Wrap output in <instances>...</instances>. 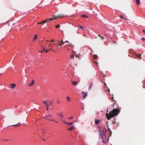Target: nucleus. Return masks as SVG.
<instances>
[{"instance_id":"43","label":"nucleus","mask_w":145,"mask_h":145,"mask_svg":"<svg viewBox=\"0 0 145 145\" xmlns=\"http://www.w3.org/2000/svg\"><path fill=\"white\" fill-rule=\"evenodd\" d=\"M145 81V79H144L142 81V83H144V82Z\"/></svg>"},{"instance_id":"60","label":"nucleus","mask_w":145,"mask_h":145,"mask_svg":"<svg viewBox=\"0 0 145 145\" xmlns=\"http://www.w3.org/2000/svg\"><path fill=\"white\" fill-rule=\"evenodd\" d=\"M115 119H116V118H114V120H115Z\"/></svg>"},{"instance_id":"33","label":"nucleus","mask_w":145,"mask_h":145,"mask_svg":"<svg viewBox=\"0 0 145 145\" xmlns=\"http://www.w3.org/2000/svg\"><path fill=\"white\" fill-rule=\"evenodd\" d=\"M71 58H73L74 57V56L73 55H72L71 56Z\"/></svg>"},{"instance_id":"51","label":"nucleus","mask_w":145,"mask_h":145,"mask_svg":"<svg viewBox=\"0 0 145 145\" xmlns=\"http://www.w3.org/2000/svg\"><path fill=\"white\" fill-rule=\"evenodd\" d=\"M57 102L58 103H60V102L59 101H57Z\"/></svg>"},{"instance_id":"10","label":"nucleus","mask_w":145,"mask_h":145,"mask_svg":"<svg viewBox=\"0 0 145 145\" xmlns=\"http://www.w3.org/2000/svg\"><path fill=\"white\" fill-rule=\"evenodd\" d=\"M10 85L11 86V88H14L16 86V84H12Z\"/></svg>"},{"instance_id":"2","label":"nucleus","mask_w":145,"mask_h":145,"mask_svg":"<svg viewBox=\"0 0 145 145\" xmlns=\"http://www.w3.org/2000/svg\"><path fill=\"white\" fill-rule=\"evenodd\" d=\"M64 16V15L62 14H60L58 15L54 16V17L53 18H48L46 20H43L40 22L38 23V24H44L46 22H48L49 21H51L54 19H56L58 18H61Z\"/></svg>"},{"instance_id":"24","label":"nucleus","mask_w":145,"mask_h":145,"mask_svg":"<svg viewBox=\"0 0 145 145\" xmlns=\"http://www.w3.org/2000/svg\"><path fill=\"white\" fill-rule=\"evenodd\" d=\"M141 55L140 54H137V56L138 57L140 58L141 57Z\"/></svg>"},{"instance_id":"58","label":"nucleus","mask_w":145,"mask_h":145,"mask_svg":"<svg viewBox=\"0 0 145 145\" xmlns=\"http://www.w3.org/2000/svg\"><path fill=\"white\" fill-rule=\"evenodd\" d=\"M83 36H85V34H84L83 35Z\"/></svg>"},{"instance_id":"38","label":"nucleus","mask_w":145,"mask_h":145,"mask_svg":"<svg viewBox=\"0 0 145 145\" xmlns=\"http://www.w3.org/2000/svg\"><path fill=\"white\" fill-rule=\"evenodd\" d=\"M48 106H48H46V107H47V109H46V110L47 111L48 110Z\"/></svg>"},{"instance_id":"39","label":"nucleus","mask_w":145,"mask_h":145,"mask_svg":"<svg viewBox=\"0 0 145 145\" xmlns=\"http://www.w3.org/2000/svg\"><path fill=\"white\" fill-rule=\"evenodd\" d=\"M79 26V27L80 28H81V29H82V28H83L84 27H82V26Z\"/></svg>"},{"instance_id":"26","label":"nucleus","mask_w":145,"mask_h":145,"mask_svg":"<svg viewBox=\"0 0 145 145\" xmlns=\"http://www.w3.org/2000/svg\"><path fill=\"white\" fill-rule=\"evenodd\" d=\"M56 28H58V27H60V26H59V24H58L56 26Z\"/></svg>"},{"instance_id":"54","label":"nucleus","mask_w":145,"mask_h":145,"mask_svg":"<svg viewBox=\"0 0 145 145\" xmlns=\"http://www.w3.org/2000/svg\"><path fill=\"white\" fill-rule=\"evenodd\" d=\"M8 23V22H7L5 24H7Z\"/></svg>"},{"instance_id":"18","label":"nucleus","mask_w":145,"mask_h":145,"mask_svg":"<svg viewBox=\"0 0 145 145\" xmlns=\"http://www.w3.org/2000/svg\"><path fill=\"white\" fill-rule=\"evenodd\" d=\"M46 131L44 129H42V132L43 134L46 133Z\"/></svg>"},{"instance_id":"48","label":"nucleus","mask_w":145,"mask_h":145,"mask_svg":"<svg viewBox=\"0 0 145 145\" xmlns=\"http://www.w3.org/2000/svg\"><path fill=\"white\" fill-rule=\"evenodd\" d=\"M50 103L51 104H52V102L51 101H50Z\"/></svg>"},{"instance_id":"20","label":"nucleus","mask_w":145,"mask_h":145,"mask_svg":"<svg viewBox=\"0 0 145 145\" xmlns=\"http://www.w3.org/2000/svg\"><path fill=\"white\" fill-rule=\"evenodd\" d=\"M73 129V127H71L70 128H68L67 129V130H68L70 131V130H71V129Z\"/></svg>"},{"instance_id":"44","label":"nucleus","mask_w":145,"mask_h":145,"mask_svg":"<svg viewBox=\"0 0 145 145\" xmlns=\"http://www.w3.org/2000/svg\"><path fill=\"white\" fill-rule=\"evenodd\" d=\"M106 125H107V127H108V122H106Z\"/></svg>"},{"instance_id":"57","label":"nucleus","mask_w":145,"mask_h":145,"mask_svg":"<svg viewBox=\"0 0 145 145\" xmlns=\"http://www.w3.org/2000/svg\"><path fill=\"white\" fill-rule=\"evenodd\" d=\"M113 97H112V100L113 101H114V99H113Z\"/></svg>"},{"instance_id":"41","label":"nucleus","mask_w":145,"mask_h":145,"mask_svg":"<svg viewBox=\"0 0 145 145\" xmlns=\"http://www.w3.org/2000/svg\"><path fill=\"white\" fill-rule=\"evenodd\" d=\"M116 123V121H114L113 122V123H114V124H115V123Z\"/></svg>"},{"instance_id":"11","label":"nucleus","mask_w":145,"mask_h":145,"mask_svg":"<svg viewBox=\"0 0 145 145\" xmlns=\"http://www.w3.org/2000/svg\"><path fill=\"white\" fill-rule=\"evenodd\" d=\"M65 42H64L62 40L61 41V42L60 43H59L57 45V46H61V47H62V46H61V44H63Z\"/></svg>"},{"instance_id":"36","label":"nucleus","mask_w":145,"mask_h":145,"mask_svg":"<svg viewBox=\"0 0 145 145\" xmlns=\"http://www.w3.org/2000/svg\"><path fill=\"white\" fill-rule=\"evenodd\" d=\"M63 122H64L65 124H67V123H68V122H66V121H65V120H64V121H63Z\"/></svg>"},{"instance_id":"34","label":"nucleus","mask_w":145,"mask_h":145,"mask_svg":"<svg viewBox=\"0 0 145 145\" xmlns=\"http://www.w3.org/2000/svg\"><path fill=\"white\" fill-rule=\"evenodd\" d=\"M47 41V42H48V41H50V42H53L54 41V40L53 39H52V40H50V41H49V40H47L46 41Z\"/></svg>"},{"instance_id":"3","label":"nucleus","mask_w":145,"mask_h":145,"mask_svg":"<svg viewBox=\"0 0 145 145\" xmlns=\"http://www.w3.org/2000/svg\"><path fill=\"white\" fill-rule=\"evenodd\" d=\"M110 113L113 115V116L115 117L119 114L120 110L117 108H114L111 111H110Z\"/></svg>"},{"instance_id":"56","label":"nucleus","mask_w":145,"mask_h":145,"mask_svg":"<svg viewBox=\"0 0 145 145\" xmlns=\"http://www.w3.org/2000/svg\"><path fill=\"white\" fill-rule=\"evenodd\" d=\"M105 86H106V83H105Z\"/></svg>"},{"instance_id":"46","label":"nucleus","mask_w":145,"mask_h":145,"mask_svg":"<svg viewBox=\"0 0 145 145\" xmlns=\"http://www.w3.org/2000/svg\"><path fill=\"white\" fill-rule=\"evenodd\" d=\"M65 42H68V40H66V41H65Z\"/></svg>"},{"instance_id":"22","label":"nucleus","mask_w":145,"mask_h":145,"mask_svg":"<svg viewBox=\"0 0 145 145\" xmlns=\"http://www.w3.org/2000/svg\"><path fill=\"white\" fill-rule=\"evenodd\" d=\"M108 130L110 131V137H111V135H112V131L108 127Z\"/></svg>"},{"instance_id":"40","label":"nucleus","mask_w":145,"mask_h":145,"mask_svg":"<svg viewBox=\"0 0 145 145\" xmlns=\"http://www.w3.org/2000/svg\"><path fill=\"white\" fill-rule=\"evenodd\" d=\"M2 140L4 141H8L9 140H7V139Z\"/></svg>"},{"instance_id":"9","label":"nucleus","mask_w":145,"mask_h":145,"mask_svg":"<svg viewBox=\"0 0 145 145\" xmlns=\"http://www.w3.org/2000/svg\"><path fill=\"white\" fill-rule=\"evenodd\" d=\"M42 50L40 51H39V52L40 53H42V52L45 51V47L44 46H42Z\"/></svg>"},{"instance_id":"55","label":"nucleus","mask_w":145,"mask_h":145,"mask_svg":"<svg viewBox=\"0 0 145 145\" xmlns=\"http://www.w3.org/2000/svg\"><path fill=\"white\" fill-rule=\"evenodd\" d=\"M52 51H53V52H55V50H52Z\"/></svg>"},{"instance_id":"49","label":"nucleus","mask_w":145,"mask_h":145,"mask_svg":"<svg viewBox=\"0 0 145 145\" xmlns=\"http://www.w3.org/2000/svg\"><path fill=\"white\" fill-rule=\"evenodd\" d=\"M48 52V50H46V52L47 53Z\"/></svg>"},{"instance_id":"15","label":"nucleus","mask_w":145,"mask_h":145,"mask_svg":"<svg viewBox=\"0 0 145 145\" xmlns=\"http://www.w3.org/2000/svg\"><path fill=\"white\" fill-rule=\"evenodd\" d=\"M72 82L73 84L74 85H76L77 84V82L75 81H72Z\"/></svg>"},{"instance_id":"32","label":"nucleus","mask_w":145,"mask_h":145,"mask_svg":"<svg viewBox=\"0 0 145 145\" xmlns=\"http://www.w3.org/2000/svg\"><path fill=\"white\" fill-rule=\"evenodd\" d=\"M18 124H16L12 125L11 126H18Z\"/></svg>"},{"instance_id":"31","label":"nucleus","mask_w":145,"mask_h":145,"mask_svg":"<svg viewBox=\"0 0 145 145\" xmlns=\"http://www.w3.org/2000/svg\"><path fill=\"white\" fill-rule=\"evenodd\" d=\"M73 117H72H72H71L68 118V119H73Z\"/></svg>"},{"instance_id":"23","label":"nucleus","mask_w":145,"mask_h":145,"mask_svg":"<svg viewBox=\"0 0 145 145\" xmlns=\"http://www.w3.org/2000/svg\"><path fill=\"white\" fill-rule=\"evenodd\" d=\"M93 85V84L92 83H91L90 84V85L89 86V90L91 88V86H92Z\"/></svg>"},{"instance_id":"4","label":"nucleus","mask_w":145,"mask_h":145,"mask_svg":"<svg viewBox=\"0 0 145 145\" xmlns=\"http://www.w3.org/2000/svg\"><path fill=\"white\" fill-rule=\"evenodd\" d=\"M109 108H107L108 109ZM109 110L108 109L107 111V113H106V117L107 118V119L108 120H110V119L114 116H113V115L112 114L110 113V112L109 114L108 113V111Z\"/></svg>"},{"instance_id":"28","label":"nucleus","mask_w":145,"mask_h":145,"mask_svg":"<svg viewBox=\"0 0 145 145\" xmlns=\"http://www.w3.org/2000/svg\"><path fill=\"white\" fill-rule=\"evenodd\" d=\"M49 120H50V121H55L56 122H57V121H56L55 120H53V119H50Z\"/></svg>"},{"instance_id":"35","label":"nucleus","mask_w":145,"mask_h":145,"mask_svg":"<svg viewBox=\"0 0 145 145\" xmlns=\"http://www.w3.org/2000/svg\"><path fill=\"white\" fill-rule=\"evenodd\" d=\"M47 116L48 117H51L52 116L51 115H48Z\"/></svg>"},{"instance_id":"50","label":"nucleus","mask_w":145,"mask_h":145,"mask_svg":"<svg viewBox=\"0 0 145 145\" xmlns=\"http://www.w3.org/2000/svg\"><path fill=\"white\" fill-rule=\"evenodd\" d=\"M84 107H83L82 108V110H83L84 109Z\"/></svg>"},{"instance_id":"6","label":"nucleus","mask_w":145,"mask_h":145,"mask_svg":"<svg viewBox=\"0 0 145 145\" xmlns=\"http://www.w3.org/2000/svg\"><path fill=\"white\" fill-rule=\"evenodd\" d=\"M82 94L83 95V97L84 98H85L87 95V93H86L84 91L82 92Z\"/></svg>"},{"instance_id":"45","label":"nucleus","mask_w":145,"mask_h":145,"mask_svg":"<svg viewBox=\"0 0 145 145\" xmlns=\"http://www.w3.org/2000/svg\"><path fill=\"white\" fill-rule=\"evenodd\" d=\"M42 139L44 141H45V139L43 138H42Z\"/></svg>"},{"instance_id":"14","label":"nucleus","mask_w":145,"mask_h":145,"mask_svg":"<svg viewBox=\"0 0 145 145\" xmlns=\"http://www.w3.org/2000/svg\"><path fill=\"white\" fill-rule=\"evenodd\" d=\"M37 34L35 35L34 38H33V41H34L36 39H37Z\"/></svg>"},{"instance_id":"29","label":"nucleus","mask_w":145,"mask_h":145,"mask_svg":"<svg viewBox=\"0 0 145 145\" xmlns=\"http://www.w3.org/2000/svg\"><path fill=\"white\" fill-rule=\"evenodd\" d=\"M141 39L143 41H145V38L144 37H142L141 38Z\"/></svg>"},{"instance_id":"7","label":"nucleus","mask_w":145,"mask_h":145,"mask_svg":"<svg viewBox=\"0 0 145 145\" xmlns=\"http://www.w3.org/2000/svg\"><path fill=\"white\" fill-rule=\"evenodd\" d=\"M95 124L96 125L98 124L100 121V120H97L96 119H95Z\"/></svg>"},{"instance_id":"42","label":"nucleus","mask_w":145,"mask_h":145,"mask_svg":"<svg viewBox=\"0 0 145 145\" xmlns=\"http://www.w3.org/2000/svg\"><path fill=\"white\" fill-rule=\"evenodd\" d=\"M143 32L145 34V30L144 29H143Z\"/></svg>"},{"instance_id":"25","label":"nucleus","mask_w":145,"mask_h":145,"mask_svg":"<svg viewBox=\"0 0 145 145\" xmlns=\"http://www.w3.org/2000/svg\"><path fill=\"white\" fill-rule=\"evenodd\" d=\"M59 116H61V117L62 118L63 117V115L61 113H59Z\"/></svg>"},{"instance_id":"19","label":"nucleus","mask_w":145,"mask_h":145,"mask_svg":"<svg viewBox=\"0 0 145 145\" xmlns=\"http://www.w3.org/2000/svg\"><path fill=\"white\" fill-rule=\"evenodd\" d=\"M81 16L82 17H87V18H88V16H87V15L86 14L82 15H81Z\"/></svg>"},{"instance_id":"30","label":"nucleus","mask_w":145,"mask_h":145,"mask_svg":"<svg viewBox=\"0 0 145 145\" xmlns=\"http://www.w3.org/2000/svg\"><path fill=\"white\" fill-rule=\"evenodd\" d=\"M67 99H68V101H69L70 100V97H67Z\"/></svg>"},{"instance_id":"8","label":"nucleus","mask_w":145,"mask_h":145,"mask_svg":"<svg viewBox=\"0 0 145 145\" xmlns=\"http://www.w3.org/2000/svg\"><path fill=\"white\" fill-rule=\"evenodd\" d=\"M34 80H32V81L28 85L29 86H32L34 83Z\"/></svg>"},{"instance_id":"5","label":"nucleus","mask_w":145,"mask_h":145,"mask_svg":"<svg viewBox=\"0 0 145 145\" xmlns=\"http://www.w3.org/2000/svg\"><path fill=\"white\" fill-rule=\"evenodd\" d=\"M97 127L98 128L99 132V134H101L102 133V130L103 128L102 129V127L100 126H98Z\"/></svg>"},{"instance_id":"37","label":"nucleus","mask_w":145,"mask_h":145,"mask_svg":"<svg viewBox=\"0 0 145 145\" xmlns=\"http://www.w3.org/2000/svg\"><path fill=\"white\" fill-rule=\"evenodd\" d=\"M101 39H103L104 38V37H103V36H101Z\"/></svg>"},{"instance_id":"52","label":"nucleus","mask_w":145,"mask_h":145,"mask_svg":"<svg viewBox=\"0 0 145 145\" xmlns=\"http://www.w3.org/2000/svg\"><path fill=\"white\" fill-rule=\"evenodd\" d=\"M108 91L109 92H110V89H108Z\"/></svg>"},{"instance_id":"53","label":"nucleus","mask_w":145,"mask_h":145,"mask_svg":"<svg viewBox=\"0 0 145 145\" xmlns=\"http://www.w3.org/2000/svg\"><path fill=\"white\" fill-rule=\"evenodd\" d=\"M95 56H96L97 57H98V56H97V55L95 54Z\"/></svg>"},{"instance_id":"16","label":"nucleus","mask_w":145,"mask_h":145,"mask_svg":"<svg viewBox=\"0 0 145 145\" xmlns=\"http://www.w3.org/2000/svg\"><path fill=\"white\" fill-rule=\"evenodd\" d=\"M120 17L122 19H124L126 20H129L128 19H127V18H125L123 17V16L121 15H120Z\"/></svg>"},{"instance_id":"13","label":"nucleus","mask_w":145,"mask_h":145,"mask_svg":"<svg viewBox=\"0 0 145 145\" xmlns=\"http://www.w3.org/2000/svg\"><path fill=\"white\" fill-rule=\"evenodd\" d=\"M52 46V44L51 43L49 44V49H50V50H52V49L53 48Z\"/></svg>"},{"instance_id":"1","label":"nucleus","mask_w":145,"mask_h":145,"mask_svg":"<svg viewBox=\"0 0 145 145\" xmlns=\"http://www.w3.org/2000/svg\"><path fill=\"white\" fill-rule=\"evenodd\" d=\"M107 131V130L105 127L104 126L103 127L102 130V133L101 134H99L100 138L101 137L102 140V142L104 143H108L109 141V138L108 135H107L106 133Z\"/></svg>"},{"instance_id":"61","label":"nucleus","mask_w":145,"mask_h":145,"mask_svg":"<svg viewBox=\"0 0 145 145\" xmlns=\"http://www.w3.org/2000/svg\"><path fill=\"white\" fill-rule=\"evenodd\" d=\"M55 45V44H53V45Z\"/></svg>"},{"instance_id":"27","label":"nucleus","mask_w":145,"mask_h":145,"mask_svg":"<svg viewBox=\"0 0 145 145\" xmlns=\"http://www.w3.org/2000/svg\"><path fill=\"white\" fill-rule=\"evenodd\" d=\"M69 46H73V48H74V46L71 43H70L69 44Z\"/></svg>"},{"instance_id":"21","label":"nucleus","mask_w":145,"mask_h":145,"mask_svg":"<svg viewBox=\"0 0 145 145\" xmlns=\"http://www.w3.org/2000/svg\"><path fill=\"white\" fill-rule=\"evenodd\" d=\"M74 123V122H68L67 124H68L69 125H72Z\"/></svg>"},{"instance_id":"47","label":"nucleus","mask_w":145,"mask_h":145,"mask_svg":"<svg viewBox=\"0 0 145 145\" xmlns=\"http://www.w3.org/2000/svg\"><path fill=\"white\" fill-rule=\"evenodd\" d=\"M98 36H99V37H101V35L99 34L98 35Z\"/></svg>"},{"instance_id":"17","label":"nucleus","mask_w":145,"mask_h":145,"mask_svg":"<svg viewBox=\"0 0 145 145\" xmlns=\"http://www.w3.org/2000/svg\"><path fill=\"white\" fill-rule=\"evenodd\" d=\"M43 103H44V104H45L46 105V106L49 105H48V103H47L46 102V101H43Z\"/></svg>"},{"instance_id":"59","label":"nucleus","mask_w":145,"mask_h":145,"mask_svg":"<svg viewBox=\"0 0 145 145\" xmlns=\"http://www.w3.org/2000/svg\"><path fill=\"white\" fill-rule=\"evenodd\" d=\"M72 48H73V46H72Z\"/></svg>"},{"instance_id":"12","label":"nucleus","mask_w":145,"mask_h":145,"mask_svg":"<svg viewBox=\"0 0 145 145\" xmlns=\"http://www.w3.org/2000/svg\"><path fill=\"white\" fill-rule=\"evenodd\" d=\"M137 5H139L140 3V0H135Z\"/></svg>"}]
</instances>
